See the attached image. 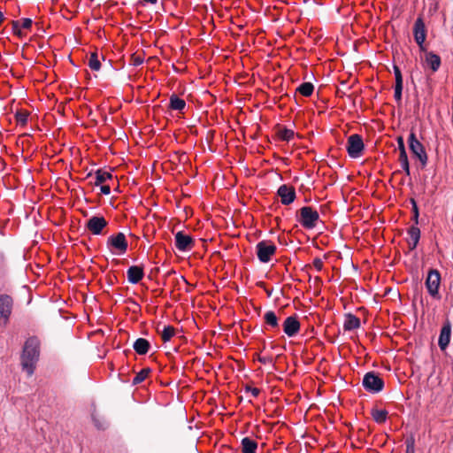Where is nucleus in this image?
<instances>
[{"label": "nucleus", "mask_w": 453, "mask_h": 453, "mask_svg": "<svg viewBox=\"0 0 453 453\" xmlns=\"http://www.w3.org/2000/svg\"><path fill=\"white\" fill-rule=\"evenodd\" d=\"M41 342L37 336L28 337L22 348L20 355V364L22 370L28 377L32 376L35 371L36 365L40 358Z\"/></svg>", "instance_id": "f257e3e1"}, {"label": "nucleus", "mask_w": 453, "mask_h": 453, "mask_svg": "<svg viewBox=\"0 0 453 453\" xmlns=\"http://www.w3.org/2000/svg\"><path fill=\"white\" fill-rule=\"evenodd\" d=\"M296 220L305 229H313L319 219V214L311 206H303L296 211Z\"/></svg>", "instance_id": "f03ea898"}, {"label": "nucleus", "mask_w": 453, "mask_h": 453, "mask_svg": "<svg viewBox=\"0 0 453 453\" xmlns=\"http://www.w3.org/2000/svg\"><path fill=\"white\" fill-rule=\"evenodd\" d=\"M408 145L413 157L419 161L422 169L425 168L427 165L428 156L424 145L418 140L413 131L409 134Z\"/></svg>", "instance_id": "7ed1b4c3"}, {"label": "nucleus", "mask_w": 453, "mask_h": 453, "mask_svg": "<svg viewBox=\"0 0 453 453\" xmlns=\"http://www.w3.org/2000/svg\"><path fill=\"white\" fill-rule=\"evenodd\" d=\"M106 246L112 255L121 256L127 252L128 242L125 234L119 232L108 237Z\"/></svg>", "instance_id": "20e7f679"}, {"label": "nucleus", "mask_w": 453, "mask_h": 453, "mask_svg": "<svg viewBox=\"0 0 453 453\" xmlns=\"http://www.w3.org/2000/svg\"><path fill=\"white\" fill-rule=\"evenodd\" d=\"M362 386L367 392L376 394L383 390L385 383L378 372L371 371L364 375Z\"/></svg>", "instance_id": "39448f33"}, {"label": "nucleus", "mask_w": 453, "mask_h": 453, "mask_svg": "<svg viewBox=\"0 0 453 453\" xmlns=\"http://www.w3.org/2000/svg\"><path fill=\"white\" fill-rule=\"evenodd\" d=\"M346 150L351 158H358L365 150L363 138L358 134H353L348 137Z\"/></svg>", "instance_id": "423d86ee"}, {"label": "nucleus", "mask_w": 453, "mask_h": 453, "mask_svg": "<svg viewBox=\"0 0 453 453\" xmlns=\"http://www.w3.org/2000/svg\"><path fill=\"white\" fill-rule=\"evenodd\" d=\"M277 250L276 245L271 241H261L256 245V253L261 263H268Z\"/></svg>", "instance_id": "0eeeda50"}, {"label": "nucleus", "mask_w": 453, "mask_h": 453, "mask_svg": "<svg viewBox=\"0 0 453 453\" xmlns=\"http://www.w3.org/2000/svg\"><path fill=\"white\" fill-rule=\"evenodd\" d=\"M426 287L429 295L434 298H440L439 288L441 284V274L437 269H430L426 279Z\"/></svg>", "instance_id": "6e6552de"}, {"label": "nucleus", "mask_w": 453, "mask_h": 453, "mask_svg": "<svg viewBox=\"0 0 453 453\" xmlns=\"http://www.w3.org/2000/svg\"><path fill=\"white\" fill-rule=\"evenodd\" d=\"M413 36L420 51H426L425 41L426 39V29L424 19L418 17L413 26Z\"/></svg>", "instance_id": "1a4fd4ad"}, {"label": "nucleus", "mask_w": 453, "mask_h": 453, "mask_svg": "<svg viewBox=\"0 0 453 453\" xmlns=\"http://www.w3.org/2000/svg\"><path fill=\"white\" fill-rule=\"evenodd\" d=\"M108 226V221L102 215H94L85 223V228L94 235H100Z\"/></svg>", "instance_id": "9d476101"}, {"label": "nucleus", "mask_w": 453, "mask_h": 453, "mask_svg": "<svg viewBox=\"0 0 453 453\" xmlns=\"http://www.w3.org/2000/svg\"><path fill=\"white\" fill-rule=\"evenodd\" d=\"M193 237L184 231H179L174 235V245L179 251H190L195 246Z\"/></svg>", "instance_id": "9b49d317"}, {"label": "nucleus", "mask_w": 453, "mask_h": 453, "mask_svg": "<svg viewBox=\"0 0 453 453\" xmlns=\"http://www.w3.org/2000/svg\"><path fill=\"white\" fill-rule=\"evenodd\" d=\"M13 307V299L7 294H0V321L3 319L4 324L10 319Z\"/></svg>", "instance_id": "f8f14e48"}, {"label": "nucleus", "mask_w": 453, "mask_h": 453, "mask_svg": "<svg viewBox=\"0 0 453 453\" xmlns=\"http://www.w3.org/2000/svg\"><path fill=\"white\" fill-rule=\"evenodd\" d=\"M277 196L280 198V203L283 205H289L296 198V192L293 186L288 184L280 185L276 192Z\"/></svg>", "instance_id": "ddd939ff"}, {"label": "nucleus", "mask_w": 453, "mask_h": 453, "mask_svg": "<svg viewBox=\"0 0 453 453\" xmlns=\"http://www.w3.org/2000/svg\"><path fill=\"white\" fill-rule=\"evenodd\" d=\"M451 328L452 325L449 319H445L443 325L441 328L439 339H438V346L441 351L446 350L449 347L451 340Z\"/></svg>", "instance_id": "4468645a"}, {"label": "nucleus", "mask_w": 453, "mask_h": 453, "mask_svg": "<svg viewBox=\"0 0 453 453\" xmlns=\"http://www.w3.org/2000/svg\"><path fill=\"white\" fill-rule=\"evenodd\" d=\"M300 326L301 324L296 314L287 317L282 324L283 332L288 337H295L299 333Z\"/></svg>", "instance_id": "2eb2a0df"}, {"label": "nucleus", "mask_w": 453, "mask_h": 453, "mask_svg": "<svg viewBox=\"0 0 453 453\" xmlns=\"http://www.w3.org/2000/svg\"><path fill=\"white\" fill-rule=\"evenodd\" d=\"M127 276L129 283H139L144 277L143 265H131L127 271Z\"/></svg>", "instance_id": "dca6fc26"}, {"label": "nucleus", "mask_w": 453, "mask_h": 453, "mask_svg": "<svg viewBox=\"0 0 453 453\" xmlns=\"http://www.w3.org/2000/svg\"><path fill=\"white\" fill-rule=\"evenodd\" d=\"M423 52L425 53L426 65L433 73L437 72L441 65V57L434 51H427L426 49V51Z\"/></svg>", "instance_id": "f3484780"}, {"label": "nucleus", "mask_w": 453, "mask_h": 453, "mask_svg": "<svg viewBox=\"0 0 453 453\" xmlns=\"http://www.w3.org/2000/svg\"><path fill=\"white\" fill-rule=\"evenodd\" d=\"M265 330H279V318L273 311H267L263 316Z\"/></svg>", "instance_id": "a211bd4d"}, {"label": "nucleus", "mask_w": 453, "mask_h": 453, "mask_svg": "<svg viewBox=\"0 0 453 453\" xmlns=\"http://www.w3.org/2000/svg\"><path fill=\"white\" fill-rule=\"evenodd\" d=\"M274 128L277 137L281 141L289 142L295 136V132L287 127L277 124Z\"/></svg>", "instance_id": "6ab92c4d"}, {"label": "nucleus", "mask_w": 453, "mask_h": 453, "mask_svg": "<svg viewBox=\"0 0 453 453\" xmlns=\"http://www.w3.org/2000/svg\"><path fill=\"white\" fill-rule=\"evenodd\" d=\"M361 326L360 319L352 313L345 314L343 328L345 331H352L359 328Z\"/></svg>", "instance_id": "aec40b11"}, {"label": "nucleus", "mask_w": 453, "mask_h": 453, "mask_svg": "<svg viewBox=\"0 0 453 453\" xmlns=\"http://www.w3.org/2000/svg\"><path fill=\"white\" fill-rule=\"evenodd\" d=\"M134 351L138 355H146L150 348V342L145 338H138L133 344Z\"/></svg>", "instance_id": "412c9836"}, {"label": "nucleus", "mask_w": 453, "mask_h": 453, "mask_svg": "<svg viewBox=\"0 0 453 453\" xmlns=\"http://www.w3.org/2000/svg\"><path fill=\"white\" fill-rule=\"evenodd\" d=\"M242 453H257V442L250 437H244L241 441Z\"/></svg>", "instance_id": "4be33fe9"}, {"label": "nucleus", "mask_w": 453, "mask_h": 453, "mask_svg": "<svg viewBox=\"0 0 453 453\" xmlns=\"http://www.w3.org/2000/svg\"><path fill=\"white\" fill-rule=\"evenodd\" d=\"M186 107V102L176 94H172L169 98V109L182 111Z\"/></svg>", "instance_id": "5701e85b"}, {"label": "nucleus", "mask_w": 453, "mask_h": 453, "mask_svg": "<svg viewBox=\"0 0 453 453\" xmlns=\"http://www.w3.org/2000/svg\"><path fill=\"white\" fill-rule=\"evenodd\" d=\"M113 175L111 173L104 171L102 168L97 169L95 172V185L99 186L104 184L105 181L112 180Z\"/></svg>", "instance_id": "b1692460"}, {"label": "nucleus", "mask_w": 453, "mask_h": 453, "mask_svg": "<svg viewBox=\"0 0 453 453\" xmlns=\"http://www.w3.org/2000/svg\"><path fill=\"white\" fill-rule=\"evenodd\" d=\"M407 232L412 241L411 243V242L409 243L410 250H412L416 249V247L418 246V243L419 242L420 229L416 226H412L408 229Z\"/></svg>", "instance_id": "393cba45"}, {"label": "nucleus", "mask_w": 453, "mask_h": 453, "mask_svg": "<svg viewBox=\"0 0 453 453\" xmlns=\"http://www.w3.org/2000/svg\"><path fill=\"white\" fill-rule=\"evenodd\" d=\"M371 415L376 423L383 424L388 418V412L385 409L372 408L371 410Z\"/></svg>", "instance_id": "a878e982"}, {"label": "nucleus", "mask_w": 453, "mask_h": 453, "mask_svg": "<svg viewBox=\"0 0 453 453\" xmlns=\"http://www.w3.org/2000/svg\"><path fill=\"white\" fill-rule=\"evenodd\" d=\"M303 96H311L314 91V85L311 82H303L296 89Z\"/></svg>", "instance_id": "bb28decb"}, {"label": "nucleus", "mask_w": 453, "mask_h": 453, "mask_svg": "<svg viewBox=\"0 0 453 453\" xmlns=\"http://www.w3.org/2000/svg\"><path fill=\"white\" fill-rule=\"evenodd\" d=\"M150 372H151V369L149 367L142 369L134 377V379L132 380V385L135 386V385L142 383L147 378V376L150 373Z\"/></svg>", "instance_id": "cd10ccee"}, {"label": "nucleus", "mask_w": 453, "mask_h": 453, "mask_svg": "<svg viewBox=\"0 0 453 453\" xmlns=\"http://www.w3.org/2000/svg\"><path fill=\"white\" fill-rule=\"evenodd\" d=\"M399 162L402 166L403 171L405 173L407 176L411 175V168H410V163L408 159L407 152L399 153Z\"/></svg>", "instance_id": "c85d7f7f"}, {"label": "nucleus", "mask_w": 453, "mask_h": 453, "mask_svg": "<svg viewBox=\"0 0 453 453\" xmlns=\"http://www.w3.org/2000/svg\"><path fill=\"white\" fill-rule=\"evenodd\" d=\"M88 65L90 67V69L93 70V71H99L100 70V68H101V62H100V60L98 58L97 52L95 51V52H91L90 53Z\"/></svg>", "instance_id": "c756f323"}, {"label": "nucleus", "mask_w": 453, "mask_h": 453, "mask_svg": "<svg viewBox=\"0 0 453 453\" xmlns=\"http://www.w3.org/2000/svg\"><path fill=\"white\" fill-rule=\"evenodd\" d=\"M160 334L163 342H166L175 334V328L170 325L165 326Z\"/></svg>", "instance_id": "7c9ffc66"}, {"label": "nucleus", "mask_w": 453, "mask_h": 453, "mask_svg": "<svg viewBox=\"0 0 453 453\" xmlns=\"http://www.w3.org/2000/svg\"><path fill=\"white\" fill-rule=\"evenodd\" d=\"M410 202H411V212H412L411 220L414 222L413 226H418V225L419 223V221H418V219H419V209H418V203H417V202H416V200L414 198H411Z\"/></svg>", "instance_id": "2f4dec72"}, {"label": "nucleus", "mask_w": 453, "mask_h": 453, "mask_svg": "<svg viewBox=\"0 0 453 453\" xmlns=\"http://www.w3.org/2000/svg\"><path fill=\"white\" fill-rule=\"evenodd\" d=\"M403 88V83H395L394 98L397 104H401V102H402Z\"/></svg>", "instance_id": "473e14b6"}, {"label": "nucleus", "mask_w": 453, "mask_h": 453, "mask_svg": "<svg viewBox=\"0 0 453 453\" xmlns=\"http://www.w3.org/2000/svg\"><path fill=\"white\" fill-rule=\"evenodd\" d=\"M15 119L18 124L20 126H26L28 119V112L27 111H17Z\"/></svg>", "instance_id": "72a5a7b5"}, {"label": "nucleus", "mask_w": 453, "mask_h": 453, "mask_svg": "<svg viewBox=\"0 0 453 453\" xmlns=\"http://www.w3.org/2000/svg\"><path fill=\"white\" fill-rule=\"evenodd\" d=\"M405 445V453H415V439L413 436H410L406 439Z\"/></svg>", "instance_id": "f704fd0d"}, {"label": "nucleus", "mask_w": 453, "mask_h": 453, "mask_svg": "<svg viewBox=\"0 0 453 453\" xmlns=\"http://www.w3.org/2000/svg\"><path fill=\"white\" fill-rule=\"evenodd\" d=\"M12 33L19 38L23 37L24 34L21 30L19 20H12Z\"/></svg>", "instance_id": "c9c22d12"}, {"label": "nucleus", "mask_w": 453, "mask_h": 453, "mask_svg": "<svg viewBox=\"0 0 453 453\" xmlns=\"http://www.w3.org/2000/svg\"><path fill=\"white\" fill-rule=\"evenodd\" d=\"M393 69H394L395 83H403L402 72H401V69L399 68V66H397L396 65H394Z\"/></svg>", "instance_id": "e433bc0d"}, {"label": "nucleus", "mask_w": 453, "mask_h": 453, "mask_svg": "<svg viewBox=\"0 0 453 453\" xmlns=\"http://www.w3.org/2000/svg\"><path fill=\"white\" fill-rule=\"evenodd\" d=\"M21 28L30 29L33 25V20L30 18H23L19 20Z\"/></svg>", "instance_id": "4c0bfd02"}, {"label": "nucleus", "mask_w": 453, "mask_h": 453, "mask_svg": "<svg viewBox=\"0 0 453 453\" xmlns=\"http://www.w3.org/2000/svg\"><path fill=\"white\" fill-rule=\"evenodd\" d=\"M245 392L250 393L254 397H257L260 394V389L257 388L251 387L250 385L245 386Z\"/></svg>", "instance_id": "58836bf2"}, {"label": "nucleus", "mask_w": 453, "mask_h": 453, "mask_svg": "<svg viewBox=\"0 0 453 453\" xmlns=\"http://www.w3.org/2000/svg\"><path fill=\"white\" fill-rule=\"evenodd\" d=\"M396 142H397L399 153H402V151L403 152H407L406 151V148H405L404 140H403V136H398L396 138Z\"/></svg>", "instance_id": "ea45409f"}, {"label": "nucleus", "mask_w": 453, "mask_h": 453, "mask_svg": "<svg viewBox=\"0 0 453 453\" xmlns=\"http://www.w3.org/2000/svg\"><path fill=\"white\" fill-rule=\"evenodd\" d=\"M257 361L263 365H267V364H270L272 365L273 366H274V364H273V359L272 357H261L259 356L257 357Z\"/></svg>", "instance_id": "a19ab883"}, {"label": "nucleus", "mask_w": 453, "mask_h": 453, "mask_svg": "<svg viewBox=\"0 0 453 453\" xmlns=\"http://www.w3.org/2000/svg\"><path fill=\"white\" fill-rule=\"evenodd\" d=\"M143 63V58L137 55H132V65L134 66H139Z\"/></svg>", "instance_id": "79ce46f5"}, {"label": "nucleus", "mask_w": 453, "mask_h": 453, "mask_svg": "<svg viewBox=\"0 0 453 453\" xmlns=\"http://www.w3.org/2000/svg\"><path fill=\"white\" fill-rule=\"evenodd\" d=\"M313 266L318 272L322 271L323 269V261L320 257H315L313 259Z\"/></svg>", "instance_id": "37998d69"}, {"label": "nucleus", "mask_w": 453, "mask_h": 453, "mask_svg": "<svg viewBox=\"0 0 453 453\" xmlns=\"http://www.w3.org/2000/svg\"><path fill=\"white\" fill-rule=\"evenodd\" d=\"M100 186H101L100 189H101L102 194H104V195L111 194V187L109 185L101 184Z\"/></svg>", "instance_id": "c03bdc74"}, {"label": "nucleus", "mask_w": 453, "mask_h": 453, "mask_svg": "<svg viewBox=\"0 0 453 453\" xmlns=\"http://www.w3.org/2000/svg\"><path fill=\"white\" fill-rule=\"evenodd\" d=\"M147 4H156L157 0H143Z\"/></svg>", "instance_id": "a18cd8bd"}, {"label": "nucleus", "mask_w": 453, "mask_h": 453, "mask_svg": "<svg viewBox=\"0 0 453 453\" xmlns=\"http://www.w3.org/2000/svg\"><path fill=\"white\" fill-rule=\"evenodd\" d=\"M4 20V16L2 12H0V24Z\"/></svg>", "instance_id": "49530a36"}, {"label": "nucleus", "mask_w": 453, "mask_h": 453, "mask_svg": "<svg viewBox=\"0 0 453 453\" xmlns=\"http://www.w3.org/2000/svg\"><path fill=\"white\" fill-rule=\"evenodd\" d=\"M130 303H132L133 304L137 305V303L134 300H131Z\"/></svg>", "instance_id": "de8ad7c7"}, {"label": "nucleus", "mask_w": 453, "mask_h": 453, "mask_svg": "<svg viewBox=\"0 0 453 453\" xmlns=\"http://www.w3.org/2000/svg\"><path fill=\"white\" fill-rule=\"evenodd\" d=\"M96 426H97V428H98V429H104V427H103V426H99V425H97V424H96Z\"/></svg>", "instance_id": "09e8293b"}, {"label": "nucleus", "mask_w": 453, "mask_h": 453, "mask_svg": "<svg viewBox=\"0 0 453 453\" xmlns=\"http://www.w3.org/2000/svg\"><path fill=\"white\" fill-rule=\"evenodd\" d=\"M272 295V291H267V296L270 297Z\"/></svg>", "instance_id": "8fccbe9b"}]
</instances>
